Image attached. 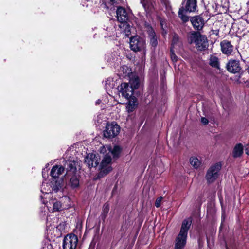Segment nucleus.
<instances>
[{
	"label": "nucleus",
	"instance_id": "1",
	"mask_svg": "<svg viewBox=\"0 0 249 249\" xmlns=\"http://www.w3.org/2000/svg\"><path fill=\"white\" fill-rule=\"evenodd\" d=\"M192 224L190 218L183 221L180 232L177 236L175 244V249H183L186 244L187 237L188 231Z\"/></svg>",
	"mask_w": 249,
	"mask_h": 249
},
{
	"label": "nucleus",
	"instance_id": "2",
	"mask_svg": "<svg viewBox=\"0 0 249 249\" xmlns=\"http://www.w3.org/2000/svg\"><path fill=\"white\" fill-rule=\"evenodd\" d=\"M187 39L189 43H195L196 48L199 51H204L208 48L206 36L201 35L199 32H190L188 35Z\"/></svg>",
	"mask_w": 249,
	"mask_h": 249
},
{
	"label": "nucleus",
	"instance_id": "3",
	"mask_svg": "<svg viewBox=\"0 0 249 249\" xmlns=\"http://www.w3.org/2000/svg\"><path fill=\"white\" fill-rule=\"evenodd\" d=\"M145 41L138 36H135L130 38V47L134 52L142 51L144 54L145 53Z\"/></svg>",
	"mask_w": 249,
	"mask_h": 249
},
{
	"label": "nucleus",
	"instance_id": "4",
	"mask_svg": "<svg viewBox=\"0 0 249 249\" xmlns=\"http://www.w3.org/2000/svg\"><path fill=\"white\" fill-rule=\"evenodd\" d=\"M220 169L221 164L218 163L212 165L209 168L206 175V178L209 183H212L217 178Z\"/></svg>",
	"mask_w": 249,
	"mask_h": 249
},
{
	"label": "nucleus",
	"instance_id": "5",
	"mask_svg": "<svg viewBox=\"0 0 249 249\" xmlns=\"http://www.w3.org/2000/svg\"><path fill=\"white\" fill-rule=\"evenodd\" d=\"M120 130V126L115 122L107 123L104 135L108 138H114L119 134Z\"/></svg>",
	"mask_w": 249,
	"mask_h": 249
},
{
	"label": "nucleus",
	"instance_id": "6",
	"mask_svg": "<svg viewBox=\"0 0 249 249\" xmlns=\"http://www.w3.org/2000/svg\"><path fill=\"white\" fill-rule=\"evenodd\" d=\"M78 243V238L74 234L67 235L63 241V249H75Z\"/></svg>",
	"mask_w": 249,
	"mask_h": 249
},
{
	"label": "nucleus",
	"instance_id": "7",
	"mask_svg": "<svg viewBox=\"0 0 249 249\" xmlns=\"http://www.w3.org/2000/svg\"><path fill=\"white\" fill-rule=\"evenodd\" d=\"M118 90L122 96L126 99L131 98L133 95V88L127 83H123L118 87Z\"/></svg>",
	"mask_w": 249,
	"mask_h": 249
},
{
	"label": "nucleus",
	"instance_id": "8",
	"mask_svg": "<svg viewBox=\"0 0 249 249\" xmlns=\"http://www.w3.org/2000/svg\"><path fill=\"white\" fill-rule=\"evenodd\" d=\"M45 175H46V170L45 169H43L42 170V177L44 178V180L42 182V185L41 186V190H40V191H41L42 194L40 196V198L42 203L44 205V206L43 207V208H41V210H40V213H41L40 214L42 216L45 215V204H46L45 199H46V198L45 196L46 194V184H47L45 182V181H46Z\"/></svg>",
	"mask_w": 249,
	"mask_h": 249
},
{
	"label": "nucleus",
	"instance_id": "9",
	"mask_svg": "<svg viewBox=\"0 0 249 249\" xmlns=\"http://www.w3.org/2000/svg\"><path fill=\"white\" fill-rule=\"evenodd\" d=\"M106 153L100 165L101 172H103L104 174H106L112 170V168L110 165L112 160L111 156L107 152Z\"/></svg>",
	"mask_w": 249,
	"mask_h": 249
},
{
	"label": "nucleus",
	"instance_id": "10",
	"mask_svg": "<svg viewBox=\"0 0 249 249\" xmlns=\"http://www.w3.org/2000/svg\"><path fill=\"white\" fill-rule=\"evenodd\" d=\"M99 159L98 155L89 153L85 158V162L89 168L95 167L99 164Z\"/></svg>",
	"mask_w": 249,
	"mask_h": 249
},
{
	"label": "nucleus",
	"instance_id": "11",
	"mask_svg": "<svg viewBox=\"0 0 249 249\" xmlns=\"http://www.w3.org/2000/svg\"><path fill=\"white\" fill-rule=\"evenodd\" d=\"M121 152V148L118 146H114L113 149L109 145L104 146L100 148V152L102 153H105L107 152L109 155H112L114 157H118Z\"/></svg>",
	"mask_w": 249,
	"mask_h": 249
},
{
	"label": "nucleus",
	"instance_id": "12",
	"mask_svg": "<svg viewBox=\"0 0 249 249\" xmlns=\"http://www.w3.org/2000/svg\"><path fill=\"white\" fill-rule=\"evenodd\" d=\"M190 21L195 30L200 31L202 29L205 21L200 16H196L191 18Z\"/></svg>",
	"mask_w": 249,
	"mask_h": 249
},
{
	"label": "nucleus",
	"instance_id": "13",
	"mask_svg": "<svg viewBox=\"0 0 249 249\" xmlns=\"http://www.w3.org/2000/svg\"><path fill=\"white\" fill-rule=\"evenodd\" d=\"M116 14L117 20L122 24L126 22L128 20V14L126 10L122 7L117 8Z\"/></svg>",
	"mask_w": 249,
	"mask_h": 249
},
{
	"label": "nucleus",
	"instance_id": "14",
	"mask_svg": "<svg viewBox=\"0 0 249 249\" xmlns=\"http://www.w3.org/2000/svg\"><path fill=\"white\" fill-rule=\"evenodd\" d=\"M227 70L232 73H237L240 71L241 67L238 61L231 60L227 65Z\"/></svg>",
	"mask_w": 249,
	"mask_h": 249
},
{
	"label": "nucleus",
	"instance_id": "15",
	"mask_svg": "<svg viewBox=\"0 0 249 249\" xmlns=\"http://www.w3.org/2000/svg\"><path fill=\"white\" fill-rule=\"evenodd\" d=\"M221 49L222 53L226 55H230L233 51V47L231 42L224 40L220 43Z\"/></svg>",
	"mask_w": 249,
	"mask_h": 249
},
{
	"label": "nucleus",
	"instance_id": "16",
	"mask_svg": "<svg viewBox=\"0 0 249 249\" xmlns=\"http://www.w3.org/2000/svg\"><path fill=\"white\" fill-rule=\"evenodd\" d=\"M64 167L61 165H56L52 169L50 175L53 178H57L64 172Z\"/></svg>",
	"mask_w": 249,
	"mask_h": 249
},
{
	"label": "nucleus",
	"instance_id": "17",
	"mask_svg": "<svg viewBox=\"0 0 249 249\" xmlns=\"http://www.w3.org/2000/svg\"><path fill=\"white\" fill-rule=\"evenodd\" d=\"M184 10H185L186 12H192L195 11L196 9V0H187L186 2L184 3Z\"/></svg>",
	"mask_w": 249,
	"mask_h": 249
},
{
	"label": "nucleus",
	"instance_id": "18",
	"mask_svg": "<svg viewBox=\"0 0 249 249\" xmlns=\"http://www.w3.org/2000/svg\"><path fill=\"white\" fill-rule=\"evenodd\" d=\"M243 153V146L242 144H236L233 150L232 155L234 158L240 157Z\"/></svg>",
	"mask_w": 249,
	"mask_h": 249
},
{
	"label": "nucleus",
	"instance_id": "19",
	"mask_svg": "<svg viewBox=\"0 0 249 249\" xmlns=\"http://www.w3.org/2000/svg\"><path fill=\"white\" fill-rule=\"evenodd\" d=\"M76 171V163L74 161H69L67 168L66 174H74Z\"/></svg>",
	"mask_w": 249,
	"mask_h": 249
},
{
	"label": "nucleus",
	"instance_id": "20",
	"mask_svg": "<svg viewBox=\"0 0 249 249\" xmlns=\"http://www.w3.org/2000/svg\"><path fill=\"white\" fill-rule=\"evenodd\" d=\"M148 33L151 45L153 47H155L157 44V40L154 31L150 28L148 31Z\"/></svg>",
	"mask_w": 249,
	"mask_h": 249
},
{
	"label": "nucleus",
	"instance_id": "21",
	"mask_svg": "<svg viewBox=\"0 0 249 249\" xmlns=\"http://www.w3.org/2000/svg\"><path fill=\"white\" fill-rule=\"evenodd\" d=\"M130 87L133 88V90L137 89L140 85V80L137 76H133L129 81Z\"/></svg>",
	"mask_w": 249,
	"mask_h": 249
},
{
	"label": "nucleus",
	"instance_id": "22",
	"mask_svg": "<svg viewBox=\"0 0 249 249\" xmlns=\"http://www.w3.org/2000/svg\"><path fill=\"white\" fill-rule=\"evenodd\" d=\"M209 64L213 67L219 68V64L218 59L215 56L211 55L210 57Z\"/></svg>",
	"mask_w": 249,
	"mask_h": 249
},
{
	"label": "nucleus",
	"instance_id": "23",
	"mask_svg": "<svg viewBox=\"0 0 249 249\" xmlns=\"http://www.w3.org/2000/svg\"><path fill=\"white\" fill-rule=\"evenodd\" d=\"M190 164L196 169L198 168L201 165V162L199 160L195 157H192L190 159Z\"/></svg>",
	"mask_w": 249,
	"mask_h": 249
},
{
	"label": "nucleus",
	"instance_id": "24",
	"mask_svg": "<svg viewBox=\"0 0 249 249\" xmlns=\"http://www.w3.org/2000/svg\"><path fill=\"white\" fill-rule=\"evenodd\" d=\"M137 106V101L135 99L129 101L128 104L126 106V109L128 112H132Z\"/></svg>",
	"mask_w": 249,
	"mask_h": 249
},
{
	"label": "nucleus",
	"instance_id": "25",
	"mask_svg": "<svg viewBox=\"0 0 249 249\" xmlns=\"http://www.w3.org/2000/svg\"><path fill=\"white\" fill-rule=\"evenodd\" d=\"M185 10H184V7H182L180 8L178 11L179 17L184 22H186L189 20V17L185 14Z\"/></svg>",
	"mask_w": 249,
	"mask_h": 249
},
{
	"label": "nucleus",
	"instance_id": "26",
	"mask_svg": "<svg viewBox=\"0 0 249 249\" xmlns=\"http://www.w3.org/2000/svg\"><path fill=\"white\" fill-rule=\"evenodd\" d=\"M121 28H123L124 34L126 36H129L130 34V27L126 22L122 24L119 26Z\"/></svg>",
	"mask_w": 249,
	"mask_h": 249
},
{
	"label": "nucleus",
	"instance_id": "27",
	"mask_svg": "<svg viewBox=\"0 0 249 249\" xmlns=\"http://www.w3.org/2000/svg\"><path fill=\"white\" fill-rule=\"evenodd\" d=\"M79 181L77 178L75 176H72L70 179V184L73 188H76L78 186Z\"/></svg>",
	"mask_w": 249,
	"mask_h": 249
},
{
	"label": "nucleus",
	"instance_id": "28",
	"mask_svg": "<svg viewBox=\"0 0 249 249\" xmlns=\"http://www.w3.org/2000/svg\"><path fill=\"white\" fill-rule=\"evenodd\" d=\"M105 88L107 90H110L114 87V83L111 79H107L105 82Z\"/></svg>",
	"mask_w": 249,
	"mask_h": 249
},
{
	"label": "nucleus",
	"instance_id": "29",
	"mask_svg": "<svg viewBox=\"0 0 249 249\" xmlns=\"http://www.w3.org/2000/svg\"><path fill=\"white\" fill-rule=\"evenodd\" d=\"M109 210V207L108 204H105L103 207V213L102 214L104 215V217H105L108 213Z\"/></svg>",
	"mask_w": 249,
	"mask_h": 249
},
{
	"label": "nucleus",
	"instance_id": "30",
	"mask_svg": "<svg viewBox=\"0 0 249 249\" xmlns=\"http://www.w3.org/2000/svg\"><path fill=\"white\" fill-rule=\"evenodd\" d=\"M61 207V204L60 202L56 201L53 203V210L54 211H60Z\"/></svg>",
	"mask_w": 249,
	"mask_h": 249
},
{
	"label": "nucleus",
	"instance_id": "31",
	"mask_svg": "<svg viewBox=\"0 0 249 249\" xmlns=\"http://www.w3.org/2000/svg\"><path fill=\"white\" fill-rule=\"evenodd\" d=\"M247 74L246 73H242L240 77H239V79H240V82H244V83H246L248 81V79H246L245 76H246Z\"/></svg>",
	"mask_w": 249,
	"mask_h": 249
},
{
	"label": "nucleus",
	"instance_id": "32",
	"mask_svg": "<svg viewBox=\"0 0 249 249\" xmlns=\"http://www.w3.org/2000/svg\"><path fill=\"white\" fill-rule=\"evenodd\" d=\"M162 200V197H158V198H157V199L156 200V201H155V206L156 207L158 208L160 206V204H161Z\"/></svg>",
	"mask_w": 249,
	"mask_h": 249
},
{
	"label": "nucleus",
	"instance_id": "33",
	"mask_svg": "<svg viewBox=\"0 0 249 249\" xmlns=\"http://www.w3.org/2000/svg\"><path fill=\"white\" fill-rule=\"evenodd\" d=\"M112 5L120 4L122 2V0H109Z\"/></svg>",
	"mask_w": 249,
	"mask_h": 249
},
{
	"label": "nucleus",
	"instance_id": "34",
	"mask_svg": "<svg viewBox=\"0 0 249 249\" xmlns=\"http://www.w3.org/2000/svg\"><path fill=\"white\" fill-rule=\"evenodd\" d=\"M171 58L172 60L174 62H176L177 61V57L173 52L172 49H171Z\"/></svg>",
	"mask_w": 249,
	"mask_h": 249
},
{
	"label": "nucleus",
	"instance_id": "35",
	"mask_svg": "<svg viewBox=\"0 0 249 249\" xmlns=\"http://www.w3.org/2000/svg\"><path fill=\"white\" fill-rule=\"evenodd\" d=\"M201 122L204 125H207L208 124V123H209V121L208 120L205 118V117H202L201 118Z\"/></svg>",
	"mask_w": 249,
	"mask_h": 249
},
{
	"label": "nucleus",
	"instance_id": "36",
	"mask_svg": "<svg viewBox=\"0 0 249 249\" xmlns=\"http://www.w3.org/2000/svg\"><path fill=\"white\" fill-rule=\"evenodd\" d=\"M61 187L60 184H58V185L56 184L55 186H54L53 190L55 191H57L59 188Z\"/></svg>",
	"mask_w": 249,
	"mask_h": 249
},
{
	"label": "nucleus",
	"instance_id": "37",
	"mask_svg": "<svg viewBox=\"0 0 249 249\" xmlns=\"http://www.w3.org/2000/svg\"><path fill=\"white\" fill-rule=\"evenodd\" d=\"M246 153L249 156V146L245 149Z\"/></svg>",
	"mask_w": 249,
	"mask_h": 249
},
{
	"label": "nucleus",
	"instance_id": "38",
	"mask_svg": "<svg viewBox=\"0 0 249 249\" xmlns=\"http://www.w3.org/2000/svg\"><path fill=\"white\" fill-rule=\"evenodd\" d=\"M122 71H125V70H126V71H127V69L128 70V67L125 66L122 67Z\"/></svg>",
	"mask_w": 249,
	"mask_h": 249
},
{
	"label": "nucleus",
	"instance_id": "39",
	"mask_svg": "<svg viewBox=\"0 0 249 249\" xmlns=\"http://www.w3.org/2000/svg\"><path fill=\"white\" fill-rule=\"evenodd\" d=\"M100 103H101L100 100H98L96 102V104H99Z\"/></svg>",
	"mask_w": 249,
	"mask_h": 249
},
{
	"label": "nucleus",
	"instance_id": "40",
	"mask_svg": "<svg viewBox=\"0 0 249 249\" xmlns=\"http://www.w3.org/2000/svg\"><path fill=\"white\" fill-rule=\"evenodd\" d=\"M223 8L224 9L223 11H227V7H226V6L223 7Z\"/></svg>",
	"mask_w": 249,
	"mask_h": 249
},
{
	"label": "nucleus",
	"instance_id": "41",
	"mask_svg": "<svg viewBox=\"0 0 249 249\" xmlns=\"http://www.w3.org/2000/svg\"><path fill=\"white\" fill-rule=\"evenodd\" d=\"M247 72L248 73H249V66L248 67V69H247Z\"/></svg>",
	"mask_w": 249,
	"mask_h": 249
},
{
	"label": "nucleus",
	"instance_id": "42",
	"mask_svg": "<svg viewBox=\"0 0 249 249\" xmlns=\"http://www.w3.org/2000/svg\"><path fill=\"white\" fill-rule=\"evenodd\" d=\"M227 249H235L234 248H229L228 247H227Z\"/></svg>",
	"mask_w": 249,
	"mask_h": 249
},
{
	"label": "nucleus",
	"instance_id": "43",
	"mask_svg": "<svg viewBox=\"0 0 249 249\" xmlns=\"http://www.w3.org/2000/svg\"><path fill=\"white\" fill-rule=\"evenodd\" d=\"M141 2L142 3L143 6L144 7H145V3H142V1H141Z\"/></svg>",
	"mask_w": 249,
	"mask_h": 249
},
{
	"label": "nucleus",
	"instance_id": "44",
	"mask_svg": "<svg viewBox=\"0 0 249 249\" xmlns=\"http://www.w3.org/2000/svg\"><path fill=\"white\" fill-rule=\"evenodd\" d=\"M42 249H45V248L43 247Z\"/></svg>",
	"mask_w": 249,
	"mask_h": 249
}]
</instances>
